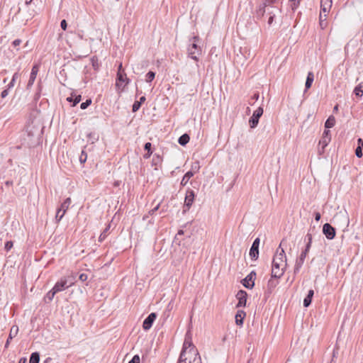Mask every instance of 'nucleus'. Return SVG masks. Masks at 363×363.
<instances>
[{"label": "nucleus", "mask_w": 363, "mask_h": 363, "mask_svg": "<svg viewBox=\"0 0 363 363\" xmlns=\"http://www.w3.org/2000/svg\"><path fill=\"white\" fill-rule=\"evenodd\" d=\"M354 93L357 96H362L363 95V89L360 86H357L354 88Z\"/></svg>", "instance_id": "79ce46f5"}, {"label": "nucleus", "mask_w": 363, "mask_h": 363, "mask_svg": "<svg viewBox=\"0 0 363 363\" xmlns=\"http://www.w3.org/2000/svg\"><path fill=\"white\" fill-rule=\"evenodd\" d=\"M330 140H331V138H328L327 137H325V138L321 137V139L319 141V145L321 146V147L319 148V150H318L319 155H322L324 152L325 148L329 144Z\"/></svg>", "instance_id": "2eb2a0df"}, {"label": "nucleus", "mask_w": 363, "mask_h": 363, "mask_svg": "<svg viewBox=\"0 0 363 363\" xmlns=\"http://www.w3.org/2000/svg\"><path fill=\"white\" fill-rule=\"evenodd\" d=\"M307 254H306V252H302L299 256L298 258L296 260V264L294 269V273L296 274L299 272L300 269L301 268L302 265L304 263V260L306 257Z\"/></svg>", "instance_id": "f8f14e48"}, {"label": "nucleus", "mask_w": 363, "mask_h": 363, "mask_svg": "<svg viewBox=\"0 0 363 363\" xmlns=\"http://www.w3.org/2000/svg\"><path fill=\"white\" fill-rule=\"evenodd\" d=\"M21 43V40L20 39H16L13 41L12 43V45L14 46V47H17Z\"/></svg>", "instance_id": "052dcab7"}, {"label": "nucleus", "mask_w": 363, "mask_h": 363, "mask_svg": "<svg viewBox=\"0 0 363 363\" xmlns=\"http://www.w3.org/2000/svg\"><path fill=\"white\" fill-rule=\"evenodd\" d=\"M335 124V118L333 116H330L325 123V128L329 129L333 128Z\"/></svg>", "instance_id": "393cba45"}, {"label": "nucleus", "mask_w": 363, "mask_h": 363, "mask_svg": "<svg viewBox=\"0 0 363 363\" xmlns=\"http://www.w3.org/2000/svg\"><path fill=\"white\" fill-rule=\"evenodd\" d=\"M40 362V353L38 352H34L31 353L30 356L29 363H39Z\"/></svg>", "instance_id": "bb28decb"}, {"label": "nucleus", "mask_w": 363, "mask_h": 363, "mask_svg": "<svg viewBox=\"0 0 363 363\" xmlns=\"http://www.w3.org/2000/svg\"><path fill=\"white\" fill-rule=\"evenodd\" d=\"M259 242H260V240L259 238H257L252 242V245H255V246H257L259 247Z\"/></svg>", "instance_id": "0e129e2a"}, {"label": "nucleus", "mask_w": 363, "mask_h": 363, "mask_svg": "<svg viewBox=\"0 0 363 363\" xmlns=\"http://www.w3.org/2000/svg\"><path fill=\"white\" fill-rule=\"evenodd\" d=\"M313 80H314V74L312 72H309L307 74V77H306V83H305L306 91L311 87Z\"/></svg>", "instance_id": "aec40b11"}, {"label": "nucleus", "mask_w": 363, "mask_h": 363, "mask_svg": "<svg viewBox=\"0 0 363 363\" xmlns=\"http://www.w3.org/2000/svg\"><path fill=\"white\" fill-rule=\"evenodd\" d=\"M157 318L156 313H151L147 315V317L144 320L143 323V328L144 330H149L152 326L153 323Z\"/></svg>", "instance_id": "9d476101"}, {"label": "nucleus", "mask_w": 363, "mask_h": 363, "mask_svg": "<svg viewBox=\"0 0 363 363\" xmlns=\"http://www.w3.org/2000/svg\"><path fill=\"white\" fill-rule=\"evenodd\" d=\"M355 155L358 158H361L362 157V147L361 146H357L355 150Z\"/></svg>", "instance_id": "49530a36"}, {"label": "nucleus", "mask_w": 363, "mask_h": 363, "mask_svg": "<svg viewBox=\"0 0 363 363\" xmlns=\"http://www.w3.org/2000/svg\"><path fill=\"white\" fill-rule=\"evenodd\" d=\"M91 65H92V67L94 69V70H98L99 68V60L96 57H93L91 60Z\"/></svg>", "instance_id": "4c0bfd02"}, {"label": "nucleus", "mask_w": 363, "mask_h": 363, "mask_svg": "<svg viewBox=\"0 0 363 363\" xmlns=\"http://www.w3.org/2000/svg\"><path fill=\"white\" fill-rule=\"evenodd\" d=\"M277 284V281H275L272 279H269L267 284L268 289L267 291L265 292V296L268 297L269 294L272 293V289H274Z\"/></svg>", "instance_id": "4be33fe9"}, {"label": "nucleus", "mask_w": 363, "mask_h": 363, "mask_svg": "<svg viewBox=\"0 0 363 363\" xmlns=\"http://www.w3.org/2000/svg\"><path fill=\"white\" fill-rule=\"evenodd\" d=\"M314 295V291L313 289H310L308 292L307 296L303 299V306L308 308L312 302V298Z\"/></svg>", "instance_id": "f3484780"}, {"label": "nucleus", "mask_w": 363, "mask_h": 363, "mask_svg": "<svg viewBox=\"0 0 363 363\" xmlns=\"http://www.w3.org/2000/svg\"><path fill=\"white\" fill-rule=\"evenodd\" d=\"M60 27L63 30H65L67 28V23L66 20H62L60 23Z\"/></svg>", "instance_id": "603ef678"}, {"label": "nucleus", "mask_w": 363, "mask_h": 363, "mask_svg": "<svg viewBox=\"0 0 363 363\" xmlns=\"http://www.w3.org/2000/svg\"><path fill=\"white\" fill-rule=\"evenodd\" d=\"M323 138L327 137L328 138H331L330 131L329 130H325L323 133Z\"/></svg>", "instance_id": "3c124183"}, {"label": "nucleus", "mask_w": 363, "mask_h": 363, "mask_svg": "<svg viewBox=\"0 0 363 363\" xmlns=\"http://www.w3.org/2000/svg\"><path fill=\"white\" fill-rule=\"evenodd\" d=\"M194 172L193 171H188L183 177L181 181V186H184L188 183L189 180L194 176Z\"/></svg>", "instance_id": "412c9836"}, {"label": "nucleus", "mask_w": 363, "mask_h": 363, "mask_svg": "<svg viewBox=\"0 0 363 363\" xmlns=\"http://www.w3.org/2000/svg\"><path fill=\"white\" fill-rule=\"evenodd\" d=\"M128 363H140V356L138 354L134 355Z\"/></svg>", "instance_id": "09e8293b"}, {"label": "nucleus", "mask_w": 363, "mask_h": 363, "mask_svg": "<svg viewBox=\"0 0 363 363\" xmlns=\"http://www.w3.org/2000/svg\"><path fill=\"white\" fill-rule=\"evenodd\" d=\"M65 213H64V211H62V208H58L57 209V213H56V216H55V219H56L57 223L61 220V219L64 216Z\"/></svg>", "instance_id": "58836bf2"}, {"label": "nucleus", "mask_w": 363, "mask_h": 363, "mask_svg": "<svg viewBox=\"0 0 363 363\" xmlns=\"http://www.w3.org/2000/svg\"><path fill=\"white\" fill-rule=\"evenodd\" d=\"M74 283L72 281H69L68 279L65 277L60 279L52 287V289L55 291L56 293L62 291L66 289H68L71 286H72Z\"/></svg>", "instance_id": "39448f33"}, {"label": "nucleus", "mask_w": 363, "mask_h": 363, "mask_svg": "<svg viewBox=\"0 0 363 363\" xmlns=\"http://www.w3.org/2000/svg\"><path fill=\"white\" fill-rule=\"evenodd\" d=\"M19 77V73L18 72H15L12 77V79L11 80V82H9V84L7 85L8 86V89H11L14 86V84H15V82L16 80Z\"/></svg>", "instance_id": "f704fd0d"}, {"label": "nucleus", "mask_w": 363, "mask_h": 363, "mask_svg": "<svg viewBox=\"0 0 363 363\" xmlns=\"http://www.w3.org/2000/svg\"><path fill=\"white\" fill-rule=\"evenodd\" d=\"M162 162V158L160 155L155 154L153 155L152 160V166L155 167V169H157V167L161 166Z\"/></svg>", "instance_id": "6ab92c4d"}, {"label": "nucleus", "mask_w": 363, "mask_h": 363, "mask_svg": "<svg viewBox=\"0 0 363 363\" xmlns=\"http://www.w3.org/2000/svg\"><path fill=\"white\" fill-rule=\"evenodd\" d=\"M357 143H358V146H361L362 147H363V140H362V139L359 138L357 140Z\"/></svg>", "instance_id": "338daca9"}, {"label": "nucleus", "mask_w": 363, "mask_h": 363, "mask_svg": "<svg viewBox=\"0 0 363 363\" xmlns=\"http://www.w3.org/2000/svg\"><path fill=\"white\" fill-rule=\"evenodd\" d=\"M259 94L258 92L257 93H255L252 96H251V99L250 100L252 101H256L258 100L259 99Z\"/></svg>", "instance_id": "6e6d98bb"}, {"label": "nucleus", "mask_w": 363, "mask_h": 363, "mask_svg": "<svg viewBox=\"0 0 363 363\" xmlns=\"http://www.w3.org/2000/svg\"><path fill=\"white\" fill-rule=\"evenodd\" d=\"M266 9L267 7L263 4H260L256 11L257 13V18H262L266 13Z\"/></svg>", "instance_id": "c756f323"}, {"label": "nucleus", "mask_w": 363, "mask_h": 363, "mask_svg": "<svg viewBox=\"0 0 363 363\" xmlns=\"http://www.w3.org/2000/svg\"><path fill=\"white\" fill-rule=\"evenodd\" d=\"M70 203H71V199H70V198H67L61 204V206L60 208H62V211H64V213H65L67 209L69 208V206L70 205Z\"/></svg>", "instance_id": "72a5a7b5"}, {"label": "nucleus", "mask_w": 363, "mask_h": 363, "mask_svg": "<svg viewBox=\"0 0 363 363\" xmlns=\"http://www.w3.org/2000/svg\"><path fill=\"white\" fill-rule=\"evenodd\" d=\"M282 242L276 251L272 260V277L279 279L284 272L286 265V257L284 249L281 247Z\"/></svg>", "instance_id": "f257e3e1"}, {"label": "nucleus", "mask_w": 363, "mask_h": 363, "mask_svg": "<svg viewBox=\"0 0 363 363\" xmlns=\"http://www.w3.org/2000/svg\"><path fill=\"white\" fill-rule=\"evenodd\" d=\"M236 298L238 300L236 308L245 307L246 306L247 294L245 291L240 290L236 295Z\"/></svg>", "instance_id": "9b49d317"}, {"label": "nucleus", "mask_w": 363, "mask_h": 363, "mask_svg": "<svg viewBox=\"0 0 363 363\" xmlns=\"http://www.w3.org/2000/svg\"><path fill=\"white\" fill-rule=\"evenodd\" d=\"M38 72V66L37 65H35L32 67V69H31L30 78H29V80H28V82L27 84L28 89H30L33 86V84L36 79Z\"/></svg>", "instance_id": "ddd939ff"}, {"label": "nucleus", "mask_w": 363, "mask_h": 363, "mask_svg": "<svg viewBox=\"0 0 363 363\" xmlns=\"http://www.w3.org/2000/svg\"><path fill=\"white\" fill-rule=\"evenodd\" d=\"M91 104V100L90 99H86L84 102H82L80 104V108L82 110L86 109L90 104Z\"/></svg>", "instance_id": "37998d69"}, {"label": "nucleus", "mask_w": 363, "mask_h": 363, "mask_svg": "<svg viewBox=\"0 0 363 363\" xmlns=\"http://www.w3.org/2000/svg\"><path fill=\"white\" fill-rule=\"evenodd\" d=\"M144 149H145V150L147 151V153H145L143 157L145 159H148L152 153V150H151L152 149L151 143H150V142L146 143L144 145Z\"/></svg>", "instance_id": "a878e982"}, {"label": "nucleus", "mask_w": 363, "mask_h": 363, "mask_svg": "<svg viewBox=\"0 0 363 363\" xmlns=\"http://www.w3.org/2000/svg\"><path fill=\"white\" fill-rule=\"evenodd\" d=\"M275 15H276V13H273V15H271L269 17V19H268V21H267L268 25L271 26L272 24Z\"/></svg>", "instance_id": "bf43d9fd"}, {"label": "nucleus", "mask_w": 363, "mask_h": 363, "mask_svg": "<svg viewBox=\"0 0 363 363\" xmlns=\"http://www.w3.org/2000/svg\"><path fill=\"white\" fill-rule=\"evenodd\" d=\"M199 168L200 167L199 165V163L197 162L195 164L192 165L191 171H193L195 173L199 170Z\"/></svg>", "instance_id": "5fc2aeb1"}, {"label": "nucleus", "mask_w": 363, "mask_h": 363, "mask_svg": "<svg viewBox=\"0 0 363 363\" xmlns=\"http://www.w3.org/2000/svg\"><path fill=\"white\" fill-rule=\"evenodd\" d=\"M323 233L328 240H333L336 235L335 228L330 223H325L323 226Z\"/></svg>", "instance_id": "6e6552de"}, {"label": "nucleus", "mask_w": 363, "mask_h": 363, "mask_svg": "<svg viewBox=\"0 0 363 363\" xmlns=\"http://www.w3.org/2000/svg\"><path fill=\"white\" fill-rule=\"evenodd\" d=\"M188 359H189V357H187L186 351L185 350H182L181 352L180 356H179V363H181V362L188 363L187 362Z\"/></svg>", "instance_id": "473e14b6"}, {"label": "nucleus", "mask_w": 363, "mask_h": 363, "mask_svg": "<svg viewBox=\"0 0 363 363\" xmlns=\"http://www.w3.org/2000/svg\"><path fill=\"white\" fill-rule=\"evenodd\" d=\"M13 246V243L12 241H7L5 243L4 248L6 251H9Z\"/></svg>", "instance_id": "de8ad7c7"}, {"label": "nucleus", "mask_w": 363, "mask_h": 363, "mask_svg": "<svg viewBox=\"0 0 363 363\" xmlns=\"http://www.w3.org/2000/svg\"><path fill=\"white\" fill-rule=\"evenodd\" d=\"M305 240H307V242H312V235L309 233L306 235Z\"/></svg>", "instance_id": "e2e57ef3"}, {"label": "nucleus", "mask_w": 363, "mask_h": 363, "mask_svg": "<svg viewBox=\"0 0 363 363\" xmlns=\"http://www.w3.org/2000/svg\"><path fill=\"white\" fill-rule=\"evenodd\" d=\"M87 279H88V276H87V274H84V273L81 274L79 275V279L81 281H82V282H84V281H86V280H87Z\"/></svg>", "instance_id": "8fccbe9b"}, {"label": "nucleus", "mask_w": 363, "mask_h": 363, "mask_svg": "<svg viewBox=\"0 0 363 363\" xmlns=\"http://www.w3.org/2000/svg\"><path fill=\"white\" fill-rule=\"evenodd\" d=\"M18 363H27V359L26 357H22L20 359Z\"/></svg>", "instance_id": "774afa93"}, {"label": "nucleus", "mask_w": 363, "mask_h": 363, "mask_svg": "<svg viewBox=\"0 0 363 363\" xmlns=\"http://www.w3.org/2000/svg\"><path fill=\"white\" fill-rule=\"evenodd\" d=\"M18 333V327L17 325H13L11 328L9 337H8V339H7L6 343H5V345H4L5 348H8L9 347V345L10 344V341L13 337H15L17 335Z\"/></svg>", "instance_id": "4468645a"}, {"label": "nucleus", "mask_w": 363, "mask_h": 363, "mask_svg": "<svg viewBox=\"0 0 363 363\" xmlns=\"http://www.w3.org/2000/svg\"><path fill=\"white\" fill-rule=\"evenodd\" d=\"M279 11V9L277 7L271 6V7H267L266 12L267 13L269 16L271 15H273V13H276V11Z\"/></svg>", "instance_id": "ea45409f"}, {"label": "nucleus", "mask_w": 363, "mask_h": 363, "mask_svg": "<svg viewBox=\"0 0 363 363\" xmlns=\"http://www.w3.org/2000/svg\"><path fill=\"white\" fill-rule=\"evenodd\" d=\"M9 89H8V86H7L6 89H4V90H3V91H2V92L1 93V98H3V99H4V98H5L6 96H8V94H9Z\"/></svg>", "instance_id": "4d7b16f0"}, {"label": "nucleus", "mask_w": 363, "mask_h": 363, "mask_svg": "<svg viewBox=\"0 0 363 363\" xmlns=\"http://www.w3.org/2000/svg\"><path fill=\"white\" fill-rule=\"evenodd\" d=\"M109 228H110V225H108L104 230V231L101 233V235H99V242H102L103 240H105V238H106L107 236V233H108V231L109 230Z\"/></svg>", "instance_id": "e433bc0d"}, {"label": "nucleus", "mask_w": 363, "mask_h": 363, "mask_svg": "<svg viewBox=\"0 0 363 363\" xmlns=\"http://www.w3.org/2000/svg\"><path fill=\"white\" fill-rule=\"evenodd\" d=\"M277 0H264L263 4L266 7H271L272 4H275Z\"/></svg>", "instance_id": "a18cd8bd"}, {"label": "nucleus", "mask_w": 363, "mask_h": 363, "mask_svg": "<svg viewBox=\"0 0 363 363\" xmlns=\"http://www.w3.org/2000/svg\"><path fill=\"white\" fill-rule=\"evenodd\" d=\"M249 255L252 260H257L259 257V247L252 245Z\"/></svg>", "instance_id": "a211bd4d"}, {"label": "nucleus", "mask_w": 363, "mask_h": 363, "mask_svg": "<svg viewBox=\"0 0 363 363\" xmlns=\"http://www.w3.org/2000/svg\"><path fill=\"white\" fill-rule=\"evenodd\" d=\"M311 243H312V242H307L306 245V248H305V250L303 251V252H306V254H308V252H309V250H310V249H311Z\"/></svg>", "instance_id": "13d9d810"}, {"label": "nucleus", "mask_w": 363, "mask_h": 363, "mask_svg": "<svg viewBox=\"0 0 363 363\" xmlns=\"http://www.w3.org/2000/svg\"><path fill=\"white\" fill-rule=\"evenodd\" d=\"M155 77V72L153 71H149L145 75V81L147 82H151Z\"/></svg>", "instance_id": "c9c22d12"}, {"label": "nucleus", "mask_w": 363, "mask_h": 363, "mask_svg": "<svg viewBox=\"0 0 363 363\" xmlns=\"http://www.w3.org/2000/svg\"><path fill=\"white\" fill-rule=\"evenodd\" d=\"M245 315H246V313L244 311H242V310L238 311V312L235 315V323L239 326L242 325L243 320H244Z\"/></svg>", "instance_id": "dca6fc26"}, {"label": "nucleus", "mask_w": 363, "mask_h": 363, "mask_svg": "<svg viewBox=\"0 0 363 363\" xmlns=\"http://www.w3.org/2000/svg\"><path fill=\"white\" fill-rule=\"evenodd\" d=\"M319 24L322 29H324L327 27V26H328L327 14L320 13Z\"/></svg>", "instance_id": "b1692460"}, {"label": "nucleus", "mask_w": 363, "mask_h": 363, "mask_svg": "<svg viewBox=\"0 0 363 363\" xmlns=\"http://www.w3.org/2000/svg\"><path fill=\"white\" fill-rule=\"evenodd\" d=\"M196 194L194 191L191 189H188L186 191V196L184 199V210L183 212L186 213V211H189L190 208L191 207L194 199H195Z\"/></svg>", "instance_id": "7ed1b4c3"}, {"label": "nucleus", "mask_w": 363, "mask_h": 363, "mask_svg": "<svg viewBox=\"0 0 363 363\" xmlns=\"http://www.w3.org/2000/svg\"><path fill=\"white\" fill-rule=\"evenodd\" d=\"M331 1L329 4H323L320 5V13L327 14L329 12L330 8L331 7Z\"/></svg>", "instance_id": "7c9ffc66"}, {"label": "nucleus", "mask_w": 363, "mask_h": 363, "mask_svg": "<svg viewBox=\"0 0 363 363\" xmlns=\"http://www.w3.org/2000/svg\"><path fill=\"white\" fill-rule=\"evenodd\" d=\"M69 102H73L72 106H75L81 101V95L71 96L67 99Z\"/></svg>", "instance_id": "c85d7f7f"}, {"label": "nucleus", "mask_w": 363, "mask_h": 363, "mask_svg": "<svg viewBox=\"0 0 363 363\" xmlns=\"http://www.w3.org/2000/svg\"><path fill=\"white\" fill-rule=\"evenodd\" d=\"M129 82L130 79L127 77L124 71L117 73L116 86L118 89L123 90Z\"/></svg>", "instance_id": "423d86ee"}, {"label": "nucleus", "mask_w": 363, "mask_h": 363, "mask_svg": "<svg viewBox=\"0 0 363 363\" xmlns=\"http://www.w3.org/2000/svg\"><path fill=\"white\" fill-rule=\"evenodd\" d=\"M13 184V181L12 180H8L5 182V186H12Z\"/></svg>", "instance_id": "69168bd1"}, {"label": "nucleus", "mask_w": 363, "mask_h": 363, "mask_svg": "<svg viewBox=\"0 0 363 363\" xmlns=\"http://www.w3.org/2000/svg\"><path fill=\"white\" fill-rule=\"evenodd\" d=\"M301 1L302 0H289L290 7L294 12L298 8Z\"/></svg>", "instance_id": "2f4dec72"}, {"label": "nucleus", "mask_w": 363, "mask_h": 363, "mask_svg": "<svg viewBox=\"0 0 363 363\" xmlns=\"http://www.w3.org/2000/svg\"><path fill=\"white\" fill-rule=\"evenodd\" d=\"M200 38L198 35H194L189 39V45L188 47V56L194 60L199 61V55H201V48L198 45Z\"/></svg>", "instance_id": "f03ea898"}, {"label": "nucleus", "mask_w": 363, "mask_h": 363, "mask_svg": "<svg viewBox=\"0 0 363 363\" xmlns=\"http://www.w3.org/2000/svg\"><path fill=\"white\" fill-rule=\"evenodd\" d=\"M141 106V104H140V102H138V101H135L133 104V106H132V111L133 113L138 111L140 108Z\"/></svg>", "instance_id": "c03bdc74"}, {"label": "nucleus", "mask_w": 363, "mask_h": 363, "mask_svg": "<svg viewBox=\"0 0 363 363\" xmlns=\"http://www.w3.org/2000/svg\"><path fill=\"white\" fill-rule=\"evenodd\" d=\"M256 278V272L252 271L245 279H242V285L249 289H252L255 286V280Z\"/></svg>", "instance_id": "0eeeda50"}, {"label": "nucleus", "mask_w": 363, "mask_h": 363, "mask_svg": "<svg viewBox=\"0 0 363 363\" xmlns=\"http://www.w3.org/2000/svg\"><path fill=\"white\" fill-rule=\"evenodd\" d=\"M263 108L259 106L254 112L252 116L250 118L249 125L251 128H255L259 123L260 117L263 114Z\"/></svg>", "instance_id": "20e7f679"}, {"label": "nucleus", "mask_w": 363, "mask_h": 363, "mask_svg": "<svg viewBox=\"0 0 363 363\" xmlns=\"http://www.w3.org/2000/svg\"><path fill=\"white\" fill-rule=\"evenodd\" d=\"M188 359V363H201V357L198 352V351L192 348L189 350V351L186 352Z\"/></svg>", "instance_id": "1a4fd4ad"}, {"label": "nucleus", "mask_w": 363, "mask_h": 363, "mask_svg": "<svg viewBox=\"0 0 363 363\" xmlns=\"http://www.w3.org/2000/svg\"><path fill=\"white\" fill-rule=\"evenodd\" d=\"M314 217L316 221H319L321 218V215L319 212H315Z\"/></svg>", "instance_id": "680f3d73"}, {"label": "nucleus", "mask_w": 363, "mask_h": 363, "mask_svg": "<svg viewBox=\"0 0 363 363\" xmlns=\"http://www.w3.org/2000/svg\"><path fill=\"white\" fill-rule=\"evenodd\" d=\"M57 293L55 292V291L52 289L51 290H50L47 294L45 296V301L47 302V303H49L50 301H52L55 295Z\"/></svg>", "instance_id": "cd10ccee"}, {"label": "nucleus", "mask_w": 363, "mask_h": 363, "mask_svg": "<svg viewBox=\"0 0 363 363\" xmlns=\"http://www.w3.org/2000/svg\"><path fill=\"white\" fill-rule=\"evenodd\" d=\"M87 159V154L85 151L82 150L79 156V162L81 164L85 163Z\"/></svg>", "instance_id": "a19ab883"}, {"label": "nucleus", "mask_w": 363, "mask_h": 363, "mask_svg": "<svg viewBox=\"0 0 363 363\" xmlns=\"http://www.w3.org/2000/svg\"><path fill=\"white\" fill-rule=\"evenodd\" d=\"M160 203H159L158 204L156 205L155 207H154L152 209H151L150 211H149V213L150 215H153L160 208Z\"/></svg>", "instance_id": "864d4df0"}, {"label": "nucleus", "mask_w": 363, "mask_h": 363, "mask_svg": "<svg viewBox=\"0 0 363 363\" xmlns=\"http://www.w3.org/2000/svg\"><path fill=\"white\" fill-rule=\"evenodd\" d=\"M189 135L187 133H184L179 138L178 143L182 146H185L189 142Z\"/></svg>", "instance_id": "5701e85b"}]
</instances>
